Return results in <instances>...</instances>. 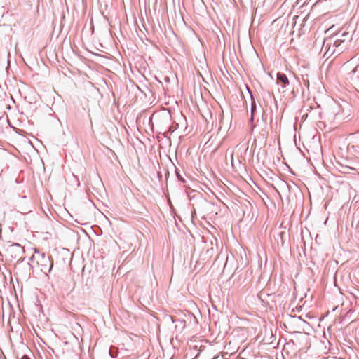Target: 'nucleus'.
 <instances>
[{
	"instance_id": "obj_1",
	"label": "nucleus",
	"mask_w": 359,
	"mask_h": 359,
	"mask_svg": "<svg viewBox=\"0 0 359 359\" xmlns=\"http://www.w3.org/2000/svg\"><path fill=\"white\" fill-rule=\"evenodd\" d=\"M351 40L352 34L347 32L325 39L321 48V51H324L323 56L329 58L334 53L339 55L348 48Z\"/></svg>"
},
{
	"instance_id": "obj_2",
	"label": "nucleus",
	"mask_w": 359,
	"mask_h": 359,
	"mask_svg": "<svg viewBox=\"0 0 359 359\" xmlns=\"http://www.w3.org/2000/svg\"><path fill=\"white\" fill-rule=\"evenodd\" d=\"M37 262L41 265V270L44 273L49 272L53 266L50 257L45 255V254L41 255V259Z\"/></svg>"
},
{
	"instance_id": "obj_3",
	"label": "nucleus",
	"mask_w": 359,
	"mask_h": 359,
	"mask_svg": "<svg viewBox=\"0 0 359 359\" xmlns=\"http://www.w3.org/2000/svg\"><path fill=\"white\" fill-rule=\"evenodd\" d=\"M277 81H278V83H280L282 84L283 88H286L290 84L289 79H288L287 76L284 73L278 72L277 74Z\"/></svg>"
},
{
	"instance_id": "obj_4",
	"label": "nucleus",
	"mask_w": 359,
	"mask_h": 359,
	"mask_svg": "<svg viewBox=\"0 0 359 359\" xmlns=\"http://www.w3.org/2000/svg\"><path fill=\"white\" fill-rule=\"evenodd\" d=\"M172 323H175V328L176 330L179 329L180 331H182L185 327H186V322L184 320L180 319H175L174 318L171 317Z\"/></svg>"
},
{
	"instance_id": "obj_5",
	"label": "nucleus",
	"mask_w": 359,
	"mask_h": 359,
	"mask_svg": "<svg viewBox=\"0 0 359 359\" xmlns=\"http://www.w3.org/2000/svg\"><path fill=\"white\" fill-rule=\"evenodd\" d=\"M256 110V104L254 101L252 102V106H251V120L252 121L254 118V114Z\"/></svg>"
},
{
	"instance_id": "obj_6",
	"label": "nucleus",
	"mask_w": 359,
	"mask_h": 359,
	"mask_svg": "<svg viewBox=\"0 0 359 359\" xmlns=\"http://www.w3.org/2000/svg\"><path fill=\"white\" fill-rule=\"evenodd\" d=\"M21 359H30L28 356L27 355H23Z\"/></svg>"
},
{
	"instance_id": "obj_7",
	"label": "nucleus",
	"mask_w": 359,
	"mask_h": 359,
	"mask_svg": "<svg viewBox=\"0 0 359 359\" xmlns=\"http://www.w3.org/2000/svg\"><path fill=\"white\" fill-rule=\"evenodd\" d=\"M226 355H227V353H224V354L222 355V358H223V359H224V356H225Z\"/></svg>"
},
{
	"instance_id": "obj_8",
	"label": "nucleus",
	"mask_w": 359,
	"mask_h": 359,
	"mask_svg": "<svg viewBox=\"0 0 359 359\" xmlns=\"http://www.w3.org/2000/svg\"><path fill=\"white\" fill-rule=\"evenodd\" d=\"M212 359H219V356H218V355H216V356H215Z\"/></svg>"
},
{
	"instance_id": "obj_9",
	"label": "nucleus",
	"mask_w": 359,
	"mask_h": 359,
	"mask_svg": "<svg viewBox=\"0 0 359 359\" xmlns=\"http://www.w3.org/2000/svg\"><path fill=\"white\" fill-rule=\"evenodd\" d=\"M356 72V68H355L353 70V72L355 73Z\"/></svg>"
}]
</instances>
